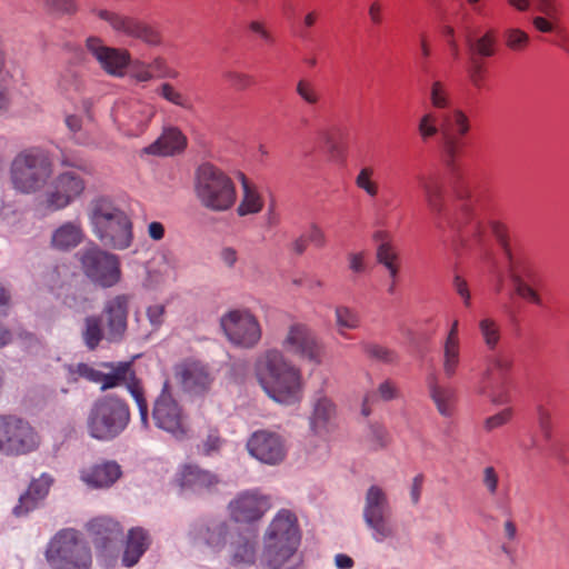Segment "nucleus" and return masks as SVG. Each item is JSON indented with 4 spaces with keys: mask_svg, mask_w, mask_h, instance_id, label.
<instances>
[{
    "mask_svg": "<svg viewBox=\"0 0 569 569\" xmlns=\"http://www.w3.org/2000/svg\"><path fill=\"white\" fill-rule=\"evenodd\" d=\"M378 395L382 400H391L398 397V389L391 380L383 381L378 388Z\"/></svg>",
    "mask_w": 569,
    "mask_h": 569,
    "instance_id": "nucleus-64",
    "label": "nucleus"
},
{
    "mask_svg": "<svg viewBox=\"0 0 569 569\" xmlns=\"http://www.w3.org/2000/svg\"><path fill=\"white\" fill-rule=\"evenodd\" d=\"M223 78L237 91H244L254 84L253 76L242 71L228 70L223 73Z\"/></svg>",
    "mask_w": 569,
    "mask_h": 569,
    "instance_id": "nucleus-47",
    "label": "nucleus"
},
{
    "mask_svg": "<svg viewBox=\"0 0 569 569\" xmlns=\"http://www.w3.org/2000/svg\"><path fill=\"white\" fill-rule=\"evenodd\" d=\"M506 46L513 51L523 50L529 43V36L516 28H511L505 31Z\"/></svg>",
    "mask_w": 569,
    "mask_h": 569,
    "instance_id": "nucleus-49",
    "label": "nucleus"
},
{
    "mask_svg": "<svg viewBox=\"0 0 569 569\" xmlns=\"http://www.w3.org/2000/svg\"><path fill=\"white\" fill-rule=\"evenodd\" d=\"M221 327L232 343L243 348H252L261 339L260 325L249 311H230L222 317Z\"/></svg>",
    "mask_w": 569,
    "mask_h": 569,
    "instance_id": "nucleus-19",
    "label": "nucleus"
},
{
    "mask_svg": "<svg viewBox=\"0 0 569 569\" xmlns=\"http://www.w3.org/2000/svg\"><path fill=\"white\" fill-rule=\"evenodd\" d=\"M150 546L151 537L144 528H131L127 535L126 548L121 559L122 565L128 568L137 565Z\"/></svg>",
    "mask_w": 569,
    "mask_h": 569,
    "instance_id": "nucleus-31",
    "label": "nucleus"
},
{
    "mask_svg": "<svg viewBox=\"0 0 569 569\" xmlns=\"http://www.w3.org/2000/svg\"><path fill=\"white\" fill-rule=\"evenodd\" d=\"M256 376L264 392L276 402L292 406L303 397L302 375L278 349H268L256 361Z\"/></svg>",
    "mask_w": 569,
    "mask_h": 569,
    "instance_id": "nucleus-2",
    "label": "nucleus"
},
{
    "mask_svg": "<svg viewBox=\"0 0 569 569\" xmlns=\"http://www.w3.org/2000/svg\"><path fill=\"white\" fill-rule=\"evenodd\" d=\"M378 262L383 264L389 271L390 278L398 277L399 268L396 263L397 253L393 252L392 247L389 242H382L377 249Z\"/></svg>",
    "mask_w": 569,
    "mask_h": 569,
    "instance_id": "nucleus-45",
    "label": "nucleus"
},
{
    "mask_svg": "<svg viewBox=\"0 0 569 569\" xmlns=\"http://www.w3.org/2000/svg\"><path fill=\"white\" fill-rule=\"evenodd\" d=\"M240 179L243 189V198L240 206L238 207L239 216L259 212L263 204L259 193L243 173H240Z\"/></svg>",
    "mask_w": 569,
    "mask_h": 569,
    "instance_id": "nucleus-37",
    "label": "nucleus"
},
{
    "mask_svg": "<svg viewBox=\"0 0 569 569\" xmlns=\"http://www.w3.org/2000/svg\"><path fill=\"white\" fill-rule=\"evenodd\" d=\"M459 144H445L442 159L451 171L450 184L456 196L452 210L445 206L443 186L437 177H420L419 184L426 203L435 216L439 229L448 227L462 243L482 244L490 236H495L502 246L508 259V276L518 297L538 307L543 306L539 292L542 276L536 264L523 253H513L507 243L505 226L489 221L483 214V206L472 196L468 182L460 174L457 161L460 157Z\"/></svg>",
    "mask_w": 569,
    "mask_h": 569,
    "instance_id": "nucleus-1",
    "label": "nucleus"
},
{
    "mask_svg": "<svg viewBox=\"0 0 569 569\" xmlns=\"http://www.w3.org/2000/svg\"><path fill=\"white\" fill-rule=\"evenodd\" d=\"M121 475V468L116 461H103L80 470L81 481L92 489L110 488Z\"/></svg>",
    "mask_w": 569,
    "mask_h": 569,
    "instance_id": "nucleus-26",
    "label": "nucleus"
},
{
    "mask_svg": "<svg viewBox=\"0 0 569 569\" xmlns=\"http://www.w3.org/2000/svg\"><path fill=\"white\" fill-rule=\"evenodd\" d=\"M336 406L327 396L318 393L313 400L310 427L316 435H327L336 421Z\"/></svg>",
    "mask_w": 569,
    "mask_h": 569,
    "instance_id": "nucleus-30",
    "label": "nucleus"
},
{
    "mask_svg": "<svg viewBox=\"0 0 569 569\" xmlns=\"http://www.w3.org/2000/svg\"><path fill=\"white\" fill-rule=\"evenodd\" d=\"M440 114L438 116L435 112H426L419 120L418 123V133L421 139L427 140L435 138L437 133L441 130Z\"/></svg>",
    "mask_w": 569,
    "mask_h": 569,
    "instance_id": "nucleus-42",
    "label": "nucleus"
},
{
    "mask_svg": "<svg viewBox=\"0 0 569 569\" xmlns=\"http://www.w3.org/2000/svg\"><path fill=\"white\" fill-rule=\"evenodd\" d=\"M247 448L252 457L270 466L281 463L288 451L286 439L270 430L253 432L247 442Z\"/></svg>",
    "mask_w": 569,
    "mask_h": 569,
    "instance_id": "nucleus-23",
    "label": "nucleus"
},
{
    "mask_svg": "<svg viewBox=\"0 0 569 569\" xmlns=\"http://www.w3.org/2000/svg\"><path fill=\"white\" fill-rule=\"evenodd\" d=\"M38 436L24 420L14 416H0V452L23 455L38 447Z\"/></svg>",
    "mask_w": 569,
    "mask_h": 569,
    "instance_id": "nucleus-16",
    "label": "nucleus"
},
{
    "mask_svg": "<svg viewBox=\"0 0 569 569\" xmlns=\"http://www.w3.org/2000/svg\"><path fill=\"white\" fill-rule=\"evenodd\" d=\"M152 420L157 428L177 440L188 439L191 435L189 415L173 396L168 380L163 382L161 392L153 402Z\"/></svg>",
    "mask_w": 569,
    "mask_h": 569,
    "instance_id": "nucleus-12",
    "label": "nucleus"
},
{
    "mask_svg": "<svg viewBox=\"0 0 569 569\" xmlns=\"http://www.w3.org/2000/svg\"><path fill=\"white\" fill-rule=\"evenodd\" d=\"M478 328L485 346L491 352L485 358L480 392L496 405L508 403L513 359L508 352L497 350L501 340L500 323L491 317H485L479 320Z\"/></svg>",
    "mask_w": 569,
    "mask_h": 569,
    "instance_id": "nucleus-3",
    "label": "nucleus"
},
{
    "mask_svg": "<svg viewBox=\"0 0 569 569\" xmlns=\"http://www.w3.org/2000/svg\"><path fill=\"white\" fill-rule=\"evenodd\" d=\"M482 485L491 497L497 495L499 486V475L492 466H488L483 469Z\"/></svg>",
    "mask_w": 569,
    "mask_h": 569,
    "instance_id": "nucleus-54",
    "label": "nucleus"
},
{
    "mask_svg": "<svg viewBox=\"0 0 569 569\" xmlns=\"http://www.w3.org/2000/svg\"><path fill=\"white\" fill-rule=\"evenodd\" d=\"M18 338L21 346L31 353H38L42 347L41 341L31 332H20Z\"/></svg>",
    "mask_w": 569,
    "mask_h": 569,
    "instance_id": "nucleus-60",
    "label": "nucleus"
},
{
    "mask_svg": "<svg viewBox=\"0 0 569 569\" xmlns=\"http://www.w3.org/2000/svg\"><path fill=\"white\" fill-rule=\"evenodd\" d=\"M178 481L182 489L196 493L210 491L220 482L217 475L196 465L184 466L178 473Z\"/></svg>",
    "mask_w": 569,
    "mask_h": 569,
    "instance_id": "nucleus-29",
    "label": "nucleus"
},
{
    "mask_svg": "<svg viewBox=\"0 0 569 569\" xmlns=\"http://www.w3.org/2000/svg\"><path fill=\"white\" fill-rule=\"evenodd\" d=\"M233 531L234 528L227 519L213 517L194 522L189 535L196 543L206 546L213 553H220Z\"/></svg>",
    "mask_w": 569,
    "mask_h": 569,
    "instance_id": "nucleus-22",
    "label": "nucleus"
},
{
    "mask_svg": "<svg viewBox=\"0 0 569 569\" xmlns=\"http://www.w3.org/2000/svg\"><path fill=\"white\" fill-rule=\"evenodd\" d=\"M89 531L94 537L96 547L107 549L119 538L121 528L117 521L110 518H97L90 521Z\"/></svg>",
    "mask_w": 569,
    "mask_h": 569,
    "instance_id": "nucleus-33",
    "label": "nucleus"
},
{
    "mask_svg": "<svg viewBox=\"0 0 569 569\" xmlns=\"http://www.w3.org/2000/svg\"><path fill=\"white\" fill-rule=\"evenodd\" d=\"M46 8L54 14H72L77 11L74 0H43Z\"/></svg>",
    "mask_w": 569,
    "mask_h": 569,
    "instance_id": "nucleus-53",
    "label": "nucleus"
},
{
    "mask_svg": "<svg viewBox=\"0 0 569 569\" xmlns=\"http://www.w3.org/2000/svg\"><path fill=\"white\" fill-rule=\"evenodd\" d=\"M452 288L457 295L462 299L463 305L469 308L471 306V293L468 287V282L460 274H455L452 280Z\"/></svg>",
    "mask_w": 569,
    "mask_h": 569,
    "instance_id": "nucleus-56",
    "label": "nucleus"
},
{
    "mask_svg": "<svg viewBox=\"0 0 569 569\" xmlns=\"http://www.w3.org/2000/svg\"><path fill=\"white\" fill-rule=\"evenodd\" d=\"M84 238L80 221H66L51 234L50 244L58 251H70L78 247Z\"/></svg>",
    "mask_w": 569,
    "mask_h": 569,
    "instance_id": "nucleus-32",
    "label": "nucleus"
},
{
    "mask_svg": "<svg viewBox=\"0 0 569 569\" xmlns=\"http://www.w3.org/2000/svg\"><path fill=\"white\" fill-rule=\"evenodd\" d=\"M496 37L492 31H488L476 40H469L468 46L472 54L481 57H491L495 53Z\"/></svg>",
    "mask_w": 569,
    "mask_h": 569,
    "instance_id": "nucleus-44",
    "label": "nucleus"
},
{
    "mask_svg": "<svg viewBox=\"0 0 569 569\" xmlns=\"http://www.w3.org/2000/svg\"><path fill=\"white\" fill-rule=\"evenodd\" d=\"M511 418V409H505L501 412L493 415L486 419L485 428L487 431H491L500 426H503Z\"/></svg>",
    "mask_w": 569,
    "mask_h": 569,
    "instance_id": "nucleus-61",
    "label": "nucleus"
},
{
    "mask_svg": "<svg viewBox=\"0 0 569 569\" xmlns=\"http://www.w3.org/2000/svg\"><path fill=\"white\" fill-rule=\"evenodd\" d=\"M52 174V159L43 152H21L11 163V182L21 193L44 191Z\"/></svg>",
    "mask_w": 569,
    "mask_h": 569,
    "instance_id": "nucleus-9",
    "label": "nucleus"
},
{
    "mask_svg": "<svg viewBox=\"0 0 569 569\" xmlns=\"http://www.w3.org/2000/svg\"><path fill=\"white\" fill-rule=\"evenodd\" d=\"M46 558L52 569H90L91 550L73 529L60 531L50 541Z\"/></svg>",
    "mask_w": 569,
    "mask_h": 569,
    "instance_id": "nucleus-10",
    "label": "nucleus"
},
{
    "mask_svg": "<svg viewBox=\"0 0 569 569\" xmlns=\"http://www.w3.org/2000/svg\"><path fill=\"white\" fill-rule=\"evenodd\" d=\"M196 193L203 207L217 212L230 209L237 199L231 178L211 163L198 168Z\"/></svg>",
    "mask_w": 569,
    "mask_h": 569,
    "instance_id": "nucleus-8",
    "label": "nucleus"
},
{
    "mask_svg": "<svg viewBox=\"0 0 569 569\" xmlns=\"http://www.w3.org/2000/svg\"><path fill=\"white\" fill-rule=\"evenodd\" d=\"M223 440L220 438L217 430H210L207 438L202 443V451L204 455L210 456L218 452L222 446Z\"/></svg>",
    "mask_w": 569,
    "mask_h": 569,
    "instance_id": "nucleus-59",
    "label": "nucleus"
},
{
    "mask_svg": "<svg viewBox=\"0 0 569 569\" xmlns=\"http://www.w3.org/2000/svg\"><path fill=\"white\" fill-rule=\"evenodd\" d=\"M91 13L106 22L118 37L140 41L148 47H160L163 43L159 28L140 18L107 8H93Z\"/></svg>",
    "mask_w": 569,
    "mask_h": 569,
    "instance_id": "nucleus-13",
    "label": "nucleus"
},
{
    "mask_svg": "<svg viewBox=\"0 0 569 569\" xmlns=\"http://www.w3.org/2000/svg\"><path fill=\"white\" fill-rule=\"evenodd\" d=\"M88 52L96 59L100 68L114 78H123L131 64V53L123 48L109 47L99 37L86 40Z\"/></svg>",
    "mask_w": 569,
    "mask_h": 569,
    "instance_id": "nucleus-20",
    "label": "nucleus"
},
{
    "mask_svg": "<svg viewBox=\"0 0 569 569\" xmlns=\"http://www.w3.org/2000/svg\"><path fill=\"white\" fill-rule=\"evenodd\" d=\"M363 351L370 359L386 365H393L399 360V356L395 350L382 345L366 343Z\"/></svg>",
    "mask_w": 569,
    "mask_h": 569,
    "instance_id": "nucleus-41",
    "label": "nucleus"
},
{
    "mask_svg": "<svg viewBox=\"0 0 569 569\" xmlns=\"http://www.w3.org/2000/svg\"><path fill=\"white\" fill-rule=\"evenodd\" d=\"M391 507L387 493L378 486H371L365 498L363 520L372 531V538L382 542L395 536Z\"/></svg>",
    "mask_w": 569,
    "mask_h": 569,
    "instance_id": "nucleus-15",
    "label": "nucleus"
},
{
    "mask_svg": "<svg viewBox=\"0 0 569 569\" xmlns=\"http://www.w3.org/2000/svg\"><path fill=\"white\" fill-rule=\"evenodd\" d=\"M58 86L64 93L80 92L83 82L78 73L69 70L60 77Z\"/></svg>",
    "mask_w": 569,
    "mask_h": 569,
    "instance_id": "nucleus-51",
    "label": "nucleus"
},
{
    "mask_svg": "<svg viewBox=\"0 0 569 569\" xmlns=\"http://www.w3.org/2000/svg\"><path fill=\"white\" fill-rule=\"evenodd\" d=\"M460 362V345H443V372L451 378Z\"/></svg>",
    "mask_w": 569,
    "mask_h": 569,
    "instance_id": "nucleus-46",
    "label": "nucleus"
},
{
    "mask_svg": "<svg viewBox=\"0 0 569 569\" xmlns=\"http://www.w3.org/2000/svg\"><path fill=\"white\" fill-rule=\"evenodd\" d=\"M440 118L441 130L449 138H465L470 130L469 119L461 109H449Z\"/></svg>",
    "mask_w": 569,
    "mask_h": 569,
    "instance_id": "nucleus-34",
    "label": "nucleus"
},
{
    "mask_svg": "<svg viewBox=\"0 0 569 569\" xmlns=\"http://www.w3.org/2000/svg\"><path fill=\"white\" fill-rule=\"evenodd\" d=\"M228 508L230 517L236 522L249 523L262 518L270 508V501L267 496L248 490L231 500Z\"/></svg>",
    "mask_w": 569,
    "mask_h": 569,
    "instance_id": "nucleus-24",
    "label": "nucleus"
},
{
    "mask_svg": "<svg viewBox=\"0 0 569 569\" xmlns=\"http://www.w3.org/2000/svg\"><path fill=\"white\" fill-rule=\"evenodd\" d=\"M61 164L78 168L76 160L63 158ZM86 180L74 169H67L51 177L42 194V203L49 211L63 210L82 196Z\"/></svg>",
    "mask_w": 569,
    "mask_h": 569,
    "instance_id": "nucleus-11",
    "label": "nucleus"
},
{
    "mask_svg": "<svg viewBox=\"0 0 569 569\" xmlns=\"http://www.w3.org/2000/svg\"><path fill=\"white\" fill-rule=\"evenodd\" d=\"M154 142H187V137L174 126L164 127L162 133Z\"/></svg>",
    "mask_w": 569,
    "mask_h": 569,
    "instance_id": "nucleus-58",
    "label": "nucleus"
},
{
    "mask_svg": "<svg viewBox=\"0 0 569 569\" xmlns=\"http://www.w3.org/2000/svg\"><path fill=\"white\" fill-rule=\"evenodd\" d=\"M81 338L88 350L93 351L106 339L102 321L99 316H88L83 320Z\"/></svg>",
    "mask_w": 569,
    "mask_h": 569,
    "instance_id": "nucleus-36",
    "label": "nucleus"
},
{
    "mask_svg": "<svg viewBox=\"0 0 569 569\" xmlns=\"http://www.w3.org/2000/svg\"><path fill=\"white\" fill-rule=\"evenodd\" d=\"M305 236L309 243L318 248L323 247L326 243V236L323 231L316 224H312Z\"/></svg>",
    "mask_w": 569,
    "mask_h": 569,
    "instance_id": "nucleus-63",
    "label": "nucleus"
},
{
    "mask_svg": "<svg viewBox=\"0 0 569 569\" xmlns=\"http://www.w3.org/2000/svg\"><path fill=\"white\" fill-rule=\"evenodd\" d=\"M186 144H148L141 151L142 156L168 157L183 151Z\"/></svg>",
    "mask_w": 569,
    "mask_h": 569,
    "instance_id": "nucleus-50",
    "label": "nucleus"
},
{
    "mask_svg": "<svg viewBox=\"0 0 569 569\" xmlns=\"http://www.w3.org/2000/svg\"><path fill=\"white\" fill-rule=\"evenodd\" d=\"M467 72L471 83L476 88H481L485 81V68L482 63L472 57Z\"/></svg>",
    "mask_w": 569,
    "mask_h": 569,
    "instance_id": "nucleus-55",
    "label": "nucleus"
},
{
    "mask_svg": "<svg viewBox=\"0 0 569 569\" xmlns=\"http://www.w3.org/2000/svg\"><path fill=\"white\" fill-rule=\"evenodd\" d=\"M132 297L127 293L116 295L106 300L101 321L106 325V340L111 343L121 342L128 329V315Z\"/></svg>",
    "mask_w": 569,
    "mask_h": 569,
    "instance_id": "nucleus-21",
    "label": "nucleus"
},
{
    "mask_svg": "<svg viewBox=\"0 0 569 569\" xmlns=\"http://www.w3.org/2000/svg\"><path fill=\"white\" fill-rule=\"evenodd\" d=\"M373 169L365 167L360 170L356 178V186L363 190L368 196L376 197L378 194V184L372 180Z\"/></svg>",
    "mask_w": 569,
    "mask_h": 569,
    "instance_id": "nucleus-48",
    "label": "nucleus"
},
{
    "mask_svg": "<svg viewBox=\"0 0 569 569\" xmlns=\"http://www.w3.org/2000/svg\"><path fill=\"white\" fill-rule=\"evenodd\" d=\"M349 269L355 273L366 271L365 252H351L348 254Z\"/></svg>",
    "mask_w": 569,
    "mask_h": 569,
    "instance_id": "nucleus-62",
    "label": "nucleus"
},
{
    "mask_svg": "<svg viewBox=\"0 0 569 569\" xmlns=\"http://www.w3.org/2000/svg\"><path fill=\"white\" fill-rule=\"evenodd\" d=\"M430 104L433 109L445 112L450 109L451 98L448 87L440 80H435L429 91Z\"/></svg>",
    "mask_w": 569,
    "mask_h": 569,
    "instance_id": "nucleus-39",
    "label": "nucleus"
},
{
    "mask_svg": "<svg viewBox=\"0 0 569 569\" xmlns=\"http://www.w3.org/2000/svg\"><path fill=\"white\" fill-rule=\"evenodd\" d=\"M52 482V477L47 473L31 481L27 491L20 496L18 505L13 508V513L17 517H22L37 509L49 493Z\"/></svg>",
    "mask_w": 569,
    "mask_h": 569,
    "instance_id": "nucleus-28",
    "label": "nucleus"
},
{
    "mask_svg": "<svg viewBox=\"0 0 569 569\" xmlns=\"http://www.w3.org/2000/svg\"><path fill=\"white\" fill-rule=\"evenodd\" d=\"M77 256L84 276L96 286L111 288L120 282L121 261L117 254L93 244L81 249Z\"/></svg>",
    "mask_w": 569,
    "mask_h": 569,
    "instance_id": "nucleus-14",
    "label": "nucleus"
},
{
    "mask_svg": "<svg viewBox=\"0 0 569 569\" xmlns=\"http://www.w3.org/2000/svg\"><path fill=\"white\" fill-rule=\"evenodd\" d=\"M429 393L441 416L451 417L453 415L457 401L453 388L440 386L432 378L429 381Z\"/></svg>",
    "mask_w": 569,
    "mask_h": 569,
    "instance_id": "nucleus-35",
    "label": "nucleus"
},
{
    "mask_svg": "<svg viewBox=\"0 0 569 569\" xmlns=\"http://www.w3.org/2000/svg\"><path fill=\"white\" fill-rule=\"evenodd\" d=\"M335 313L340 335H345V330H356L360 327V316L356 310L347 306H338Z\"/></svg>",
    "mask_w": 569,
    "mask_h": 569,
    "instance_id": "nucleus-40",
    "label": "nucleus"
},
{
    "mask_svg": "<svg viewBox=\"0 0 569 569\" xmlns=\"http://www.w3.org/2000/svg\"><path fill=\"white\" fill-rule=\"evenodd\" d=\"M173 377L182 391L192 396L208 393L216 379L207 363L193 358H187L176 363Z\"/></svg>",
    "mask_w": 569,
    "mask_h": 569,
    "instance_id": "nucleus-17",
    "label": "nucleus"
},
{
    "mask_svg": "<svg viewBox=\"0 0 569 569\" xmlns=\"http://www.w3.org/2000/svg\"><path fill=\"white\" fill-rule=\"evenodd\" d=\"M131 419L128 403L116 396L107 395L98 398L90 407L86 420L90 437L110 441L120 436Z\"/></svg>",
    "mask_w": 569,
    "mask_h": 569,
    "instance_id": "nucleus-7",
    "label": "nucleus"
},
{
    "mask_svg": "<svg viewBox=\"0 0 569 569\" xmlns=\"http://www.w3.org/2000/svg\"><path fill=\"white\" fill-rule=\"evenodd\" d=\"M166 308L163 305H153L147 309V318L152 330H158L164 322Z\"/></svg>",
    "mask_w": 569,
    "mask_h": 569,
    "instance_id": "nucleus-57",
    "label": "nucleus"
},
{
    "mask_svg": "<svg viewBox=\"0 0 569 569\" xmlns=\"http://www.w3.org/2000/svg\"><path fill=\"white\" fill-rule=\"evenodd\" d=\"M296 93L308 106L316 107L321 100L317 86L309 79H300L296 84Z\"/></svg>",
    "mask_w": 569,
    "mask_h": 569,
    "instance_id": "nucleus-43",
    "label": "nucleus"
},
{
    "mask_svg": "<svg viewBox=\"0 0 569 569\" xmlns=\"http://www.w3.org/2000/svg\"><path fill=\"white\" fill-rule=\"evenodd\" d=\"M301 532L297 516L281 509L273 517L263 536L262 563L267 569H297L301 559L297 556Z\"/></svg>",
    "mask_w": 569,
    "mask_h": 569,
    "instance_id": "nucleus-4",
    "label": "nucleus"
},
{
    "mask_svg": "<svg viewBox=\"0 0 569 569\" xmlns=\"http://www.w3.org/2000/svg\"><path fill=\"white\" fill-rule=\"evenodd\" d=\"M157 93L167 102L183 110L190 111L193 109L191 99L169 82H162L157 88Z\"/></svg>",
    "mask_w": 569,
    "mask_h": 569,
    "instance_id": "nucleus-38",
    "label": "nucleus"
},
{
    "mask_svg": "<svg viewBox=\"0 0 569 569\" xmlns=\"http://www.w3.org/2000/svg\"><path fill=\"white\" fill-rule=\"evenodd\" d=\"M88 217L93 234L104 247L124 250L131 246L132 221L113 200L103 196L92 199Z\"/></svg>",
    "mask_w": 569,
    "mask_h": 569,
    "instance_id": "nucleus-5",
    "label": "nucleus"
},
{
    "mask_svg": "<svg viewBox=\"0 0 569 569\" xmlns=\"http://www.w3.org/2000/svg\"><path fill=\"white\" fill-rule=\"evenodd\" d=\"M130 67L131 69L129 77L136 82H149L154 78L153 73L150 70L151 64L149 63L136 60L134 62L131 61Z\"/></svg>",
    "mask_w": 569,
    "mask_h": 569,
    "instance_id": "nucleus-52",
    "label": "nucleus"
},
{
    "mask_svg": "<svg viewBox=\"0 0 569 569\" xmlns=\"http://www.w3.org/2000/svg\"><path fill=\"white\" fill-rule=\"evenodd\" d=\"M283 351L302 360L320 363L322 346L313 330L302 322H292L281 342Z\"/></svg>",
    "mask_w": 569,
    "mask_h": 569,
    "instance_id": "nucleus-18",
    "label": "nucleus"
},
{
    "mask_svg": "<svg viewBox=\"0 0 569 569\" xmlns=\"http://www.w3.org/2000/svg\"><path fill=\"white\" fill-rule=\"evenodd\" d=\"M153 116V108L140 101L118 106L116 118L119 122L128 127L131 134L137 136Z\"/></svg>",
    "mask_w": 569,
    "mask_h": 569,
    "instance_id": "nucleus-27",
    "label": "nucleus"
},
{
    "mask_svg": "<svg viewBox=\"0 0 569 569\" xmlns=\"http://www.w3.org/2000/svg\"><path fill=\"white\" fill-rule=\"evenodd\" d=\"M109 372L99 371L87 363H77L68 366L69 381H78L84 378L88 381L101 383V390H107L118 386H124L134 399L140 415L141 423L147 427L149 420V406L144 397V390L141 381L136 377L130 362L102 363Z\"/></svg>",
    "mask_w": 569,
    "mask_h": 569,
    "instance_id": "nucleus-6",
    "label": "nucleus"
},
{
    "mask_svg": "<svg viewBox=\"0 0 569 569\" xmlns=\"http://www.w3.org/2000/svg\"><path fill=\"white\" fill-rule=\"evenodd\" d=\"M224 550L231 566L238 568L251 566L257 557L256 536L248 530L240 531L234 529Z\"/></svg>",
    "mask_w": 569,
    "mask_h": 569,
    "instance_id": "nucleus-25",
    "label": "nucleus"
}]
</instances>
